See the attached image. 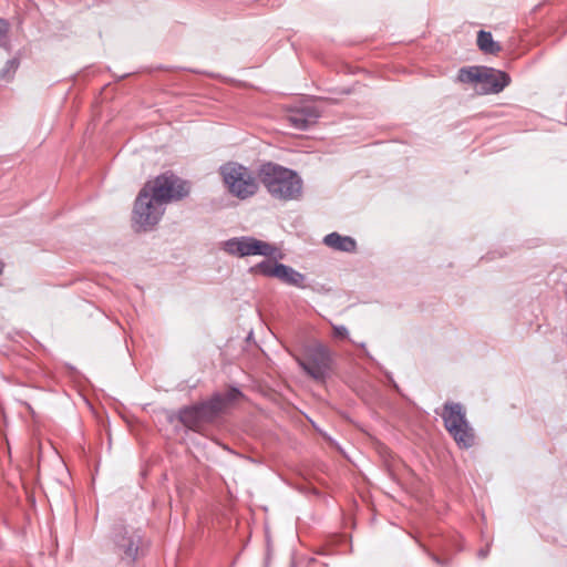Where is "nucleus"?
Instances as JSON below:
<instances>
[{"label": "nucleus", "instance_id": "nucleus-1", "mask_svg": "<svg viewBox=\"0 0 567 567\" xmlns=\"http://www.w3.org/2000/svg\"><path fill=\"white\" fill-rule=\"evenodd\" d=\"M258 176L269 194L277 199L291 200L301 195L302 179L290 168L268 162L260 166Z\"/></svg>", "mask_w": 567, "mask_h": 567}, {"label": "nucleus", "instance_id": "nucleus-2", "mask_svg": "<svg viewBox=\"0 0 567 567\" xmlns=\"http://www.w3.org/2000/svg\"><path fill=\"white\" fill-rule=\"evenodd\" d=\"M457 81L474 84L480 94H497L511 82L509 75L488 66H464L458 70Z\"/></svg>", "mask_w": 567, "mask_h": 567}, {"label": "nucleus", "instance_id": "nucleus-3", "mask_svg": "<svg viewBox=\"0 0 567 567\" xmlns=\"http://www.w3.org/2000/svg\"><path fill=\"white\" fill-rule=\"evenodd\" d=\"M298 365L313 380L324 381L332 369V353L319 341L305 344L301 354H295Z\"/></svg>", "mask_w": 567, "mask_h": 567}, {"label": "nucleus", "instance_id": "nucleus-4", "mask_svg": "<svg viewBox=\"0 0 567 567\" xmlns=\"http://www.w3.org/2000/svg\"><path fill=\"white\" fill-rule=\"evenodd\" d=\"M442 419L446 431L461 449H470L474 445L475 434L461 403L445 402Z\"/></svg>", "mask_w": 567, "mask_h": 567}, {"label": "nucleus", "instance_id": "nucleus-5", "mask_svg": "<svg viewBox=\"0 0 567 567\" xmlns=\"http://www.w3.org/2000/svg\"><path fill=\"white\" fill-rule=\"evenodd\" d=\"M219 173L228 192L237 198H249L258 190V183L252 173L238 163L228 162L221 165Z\"/></svg>", "mask_w": 567, "mask_h": 567}, {"label": "nucleus", "instance_id": "nucleus-6", "mask_svg": "<svg viewBox=\"0 0 567 567\" xmlns=\"http://www.w3.org/2000/svg\"><path fill=\"white\" fill-rule=\"evenodd\" d=\"M143 187L164 206L181 200L189 194L188 183L169 172L148 181Z\"/></svg>", "mask_w": 567, "mask_h": 567}, {"label": "nucleus", "instance_id": "nucleus-7", "mask_svg": "<svg viewBox=\"0 0 567 567\" xmlns=\"http://www.w3.org/2000/svg\"><path fill=\"white\" fill-rule=\"evenodd\" d=\"M164 213L165 206L142 187L133 208L134 224L142 230H150L158 224Z\"/></svg>", "mask_w": 567, "mask_h": 567}, {"label": "nucleus", "instance_id": "nucleus-8", "mask_svg": "<svg viewBox=\"0 0 567 567\" xmlns=\"http://www.w3.org/2000/svg\"><path fill=\"white\" fill-rule=\"evenodd\" d=\"M113 543L121 559L133 563L138 557L142 535L138 529L131 526L116 525L113 528Z\"/></svg>", "mask_w": 567, "mask_h": 567}, {"label": "nucleus", "instance_id": "nucleus-9", "mask_svg": "<svg viewBox=\"0 0 567 567\" xmlns=\"http://www.w3.org/2000/svg\"><path fill=\"white\" fill-rule=\"evenodd\" d=\"M223 249L227 254L238 257H271L276 251V248L271 244L249 236L230 238L223 244Z\"/></svg>", "mask_w": 567, "mask_h": 567}, {"label": "nucleus", "instance_id": "nucleus-10", "mask_svg": "<svg viewBox=\"0 0 567 567\" xmlns=\"http://www.w3.org/2000/svg\"><path fill=\"white\" fill-rule=\"evenodd\" d=\"M319 117L318 111L312 106H305L289 112L287 121L297 130L305 131L315 124Z\"/></svg>", "mask_w": 567, "mask_h": 567}, {"label": "nucleus", "instance_id": "nucleus-11", "mask_svg": "<svg viewBox=\"0 0 567 567\" xmlns=\"http://www.w3.org/2000/svg\"><path fill=\"white\" fill-rule=\"evenodd\" d=\"M323 244L337 251L354 252L357 250V241L354 238L351 236L340 235L336 231L324 236Z\"/></svg>", "mask_w": 567, "mask_h": 567}, {"label": "nucleus", "instance_id": "nucleus-12", "mask_svg": "<svg viewBox=\"0 0 567 567\" xmlns=\"http://www.w3.org/2000/svg\"><path fill=\"white\" fill-rule=\"evenodd\" d=\"M276 278L281 282L297 288H306L305 275L285 264H277Z\"/></svg>", "mask_w": 567, "mask_h": 567}, {"label": "nucleus", "instance_id": "nucleus-13", "mask_svg": "<svg viewBox=\"0 0 567 567\" xmlns=\"http://www.w3.org/2000/svg\"><path fill=\"white\" fill-rule=\"evenodd\" d=\"M204 422L213 421L223 411V399L214 395L210 400L195 404Z\"/></svg>", "mask_w": 567, "mask_h": 567}, {"label": "nucleus", "instance_id": "nucleus-14", "mask_svg": "<svg viewBox=\"0 0 567 567\" xmlns=\"http://www.w3.org/2000/svg\"><path fill=\"white\" fill-rule=\"evenodd\" d=\"M178 419L185 426L192 430L197 429L204 422L196 405L182 409Z\"/></svg>", "mask_w": 567, "mask_h": 567}, {"label": "nucleus", "instance_id": "nucleus-15", "mask_svg": "<svg viewBox=\"0 0 567 567\" xmlns=\"http://www.w3.org/2000/svg\"><path fill=\"white\" fill-rule=\"evenodd\" d=\"M477 47L487 54H496L502 50L501 44L493 40L492 33L484 30L477 33Z\"/></svg>", "mask_w": 567, "mask_h": 567}, {"label": "nucleus", "instance_id": "nucleus-16", "mask_svg": "<svg viewBox=\"0 0 567 567\" xmlns=\"http://www.w3.org/2000/svg\"><path fill=\"white\" fill-rule=\"evenodd\" d=\"M278 261L272 262L271 260H262L258 262L257 265L249 268V272L252 275L259 274L265 277H272L276 278V269H277Z\"/></svg>", "mask_w": 567, "mask_h": 567}, {"label": "nucleus", "instance_id": "nucleus-17", "mask_svg": "<svg viewBox=\"0 0 567 567\" xmlns=\"http://www.w3.org/2000/svg\"><path fill=\"white\" fill-rule=\"evenodd\" d=\"M20 65L19 58L8 60L4 66L0 70V80L11 81Z\"/></svg>", "mask_w": 567, "mask_h": 567}, {"label": "nucleus", "instance_id": "nucleus-18", "mask_svg": "<svg viewBox=\"0 0 567 567\" xmlns=\"http://www.w3.org/2000/svg\"><path fill=\"white\" fill-rule=\"evenodd\" d=\"M217 395H219V393ZM241 395V392L236 388H230L225 393L220 394L223 399V410L236 402Z\"/></svg>", "mask_w": 567, "mask_h": 567}, {"label": "nucleus", "instance_id": "nucleus-19", "mask_svg": "<svg viewBox=\"0 0 567 567\" xmlns=\"http://www.w3.org/2000/svg\"><path fill=\"white\" fill-rule=\"evenodd\" d=\"M333 330V337L338 339H347L349 337V331L344 326L331 324Z\"/></svg>", "mask_w": 567, "mask_h": 567}, {"label": "nucleus", "instance_id": "nucleus-20", "mask_svg": "<svg viewBox=\"0 0 567 567\" xmlns=\"http://www.w3.org/2000/svg\"><path fill=\"white\" fill-rule=\"evenodd\" d=\"M8 31H9L8 21L0 18V40L6 39Z\"/></svg>", "mask_w": 567, "mask_h": 567}, {"label": "nucleus", "instance_id": "nucleus-21", "mask_svg": "<svg viewBox=\"0 0 567 567\" xmlns=\"http://www.w3.org/2000/svg\"><path fill=\"white\" fill-rule=\"evenodd\" d=\"M488 553H489V544H487L485 548L480 549L478 553H477V556L481 559H483V558L487 557Z\"/></svg>", "mask_w": 567, "mask_h": 567}, {"label": "nucleus", "instance_id": "nucleus-22", "mask_svg": "<svg viewBox=\"0 0 567 567\" xmlns=\"http://www.w3.org/2000/svg\"><path fill=\"white\" fill-rule=\"evenodd\" d=\"M389 384L398 392V393H401V389L400 386L398 385V383L394 381V379H391V382H389Z\"/></svg>", "mask_w": 567, "mask_h": 567}, {"label": "nucleus", "instance_id": "nucleus-23", "mask_svg": "<svg viewBox=\"0 0 567 567\" xmlns=\"http://www.w3.org/2000/svg\"><path fill=\"white\" fill-rule=\"evenodd\" d=\"M359 347H360L361 349H363V350H364V354H365L369 359L373 360V358L371 357V354L369 353V351H368V350H367V348H365V343H361V344H359Z\"/></svg>", "mask_w": 567, "mask_h": 567}, {"label": "nucleus", "instance_id": "nucleus-24", "mask_svg": "<svg viewBox=\"0 0 567 567\" xmlns=\"http://www.w3.org/2000/svg\"><path fill=\"white\" fill-rule=\"evenodd\" d=\"M432 559H433L436 564H439V565H442V564H443V561H442L437 556H435V555H432Z\"/></svg>", "mask_w": 567, "mask_h": 567}, {"label": "nucleus", "instance_id": "nucleus-25", "mask_svg": "<svg viewBox=\"0 0 567 567\" xmlns=\"http://www.w3.org/2000/svg\"><path fill=\"white\" fill-rule=\"evenodd\" d=\"M384 374H385L388 381L391 382V379H393L392 374L388 371H385Z\"/></svg>", "mask_w": 567, "mask_h": 567}, {"label": "nucleus", "instance_id": "nucleus-26", "mask_svg": "<svg viewBox=\"0 0 567 567\" xmlns=\"http://www.w3.org/2000/svg\"><path fill=\"white\" fill-rule=\"evenodd\" d=\"M2 271H3V265H2V262L0 261V275L2 274Z\"/></svg>", "mask_w": 567, "mask_h": 567}, {"label": "nucleus", "instance_id": "nucleus-27", "mask_svg": "<svg viewBox=\"0 0 567 567\" xmlns=\"http://www.w3.org/2000/svg\"><path fill=\"white\" fill-rule=\"evenodd\" d=\"M3 47H4L6 49H9V45H8V42H7V41L3 43Z\"/></svg>", "mask_w": 567, "mask_h": 567}, {"label": "nucleus", "instance_id": "nucleus-28", "mask_svg": "<svg viewBox=\"0 0 567 567\" xmlns=\"http://www.w3.org/2000/svg\"><path fill=\"white\" fill-rule=\"evenodd\" d=\"M290 567H296L295 563H291V564H290Z\"/></svg>", "mask_w": 567, "mask_h": 567}]
</instances>
